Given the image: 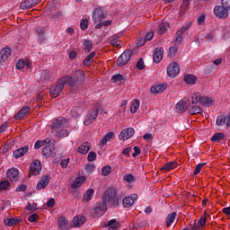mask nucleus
<instances>
[{
	"instance_id": "nucleus-1",
	"label": "nucleus",
	"mask_w": 230,
	"mask_h": 230,
	"mask_svg": "<svg viewBox=\"0 0 230 230\" xmlns=\"http://www.w3.org/2000/svg\"><path fill=\"white\" fill-rule=\"evenodd\" d=\"M130 58H132V50H125L117 59V66L119 67H123V66H127L128 62H130Z\"/></svg>"
},
{
	"instance_id": "nucleus-2",
	"label": "nucleus",
	"mask_w": 230,
	"mask_h": 230,
	"mask_svg": "<svg viewBox=\"0 0 230 230\" xmlns=\"http://www.w3.org/2000/svg\"><path fill=\"white\" fill-rule=\"evenodd\" d=\"M116 193H118L116 189L112 187L108 188L102 196V204L107 206L114 199Z\"/></svg>"
},
{
	"instance_id": "nucleus-3",
	"label": "nucleus",
	"mask_w": 230,
	"mask_h": 230,
	"mask_svg": "<svg viewBox=\"0 0 230 230\" xmlns=\"http://www.w3.org/2000/svg\"><path fill=\"white\" fill-rule=\"evenodd\" d=\"M105 211H107V205L101 203L98 206L92 208L91 215L93 218H99V217H102V215L105 214Z\"/></svg>"
},
{
	"instance_id": "nucleus-4",
	"label": "nucleus",
	"mask_w": 230,
	"mask_h": 230,
	"mask_svg": "<svg viewBox=\"0 0 230 230\" xmlns=\"http://www.w3.org/2000/svg\"><path fill=\"white\" fill-rule=\"evenodd\" d=\"M179 73H181V66H179L178 63H175V62L171 63L167 66V75L171 78H175V76H177V75H179Z\"/></svg>"
},
{
	"instance_id": "nucleus-5",
	"label": "nucleus",
	"mask_w": 230,
	"mask_h": 230,
	"mask_svg": "<svg viewBox=\"0 0 230 230\" xmlns=\"http://www.w3.org/2000/svg\"><path fill=\"white\" fill-rule=\"evenodd\" d=\"M98 113H99L98 109H94L91 112H89L84 119V125H85L86 127H89V125L94 123V121H96L98 118Z\"/></svg>"
},
{
	"instance_id": "nucleus-6",
	"label": "nucleus",
	"mask_w": 230,
	"mask_h": 230,
	"mask_svg": "<svg viewBox=\"0 0 230 230\" xmlns=\"http://www.w3.org/2000/svg\"><path fill=\"white\" fill-rule=\"evenodd\" d=\"M66 121L67 119H66L65 118L59 117L53 121L50 128L53 130V132H57L58 130H60L61 128H64V127H66Z\"/></svg>"
},
{
	"instance_id": "nucleus-7",
	"label": "nucleus",
	"mask_w": 230,
	"mask_h": 230,
	"mask_svg": "<svg viewBox=\"0 0 230 230\" xmlns=\"http://www.w3.org/2000/svg\"><path fill=\"white\" fill-rule=\"evenodd\" d=\"M214 14L219 19H227L229 17V11L224 5L216 6L214 8Z\"/></svg>"
},
{
	"instance_id": "nucleus-8",
	"label": "nucleus",
	"mask_w": 230,
	"mask_h": 230,
	"mask_svg": "<svg viewBox=\"0 0 230 230\" xmlns=\"http://www.w3.org/2000/svg\"><path fill=\"white\" fill-rule=\"evenodd\" d=\"M62 91H64V84L58 80L57 85L50 88L49 93L52 98H58Z\"/></svg>"
},
{
	"instance_id": "nucleus-9",
	"label": "nucleus",
	"mask_w": 230,
	"mask_h": 230,
	"mask_svg": "<svg viewBox=\"0 0 230 230\" xmlns=\"http://www.w3.org/2000/svg\"><path fill=\"white\" fill-rule=\"evenodd\" d=\"M40 172H42V164H40V161L35 160L30 165V173L31 175H40Z\"/></svg>"
},
{
	"instance_id": "nucleus-10",
	"label": "nucleus",
	"mask_w": 230,
	"mask_h": 230,
	"mask_svg": "<svg viewBox=\"0 0 230 230\" xmlns=\"http://www.w3.org/2000/svg\"><path fill=\"white\" fill-rule=\"evenodd\" d=\"M134 134H136V131L133 128H124L119 135V139L120 141H127V139H130Z\"/></svg>"
},
{
	"instance_id": "nucleus-11",
	"label": "nucleus",
	"mask_w": 230,
	"mask_h": 230,
	"mask_svg": "<svg viewBox=\"0 0 230 230\" xmlns=\"http://www.w3.org/2000/svg\"><path fill=\"white\" fill-rule=\"evenodd\" d=\"M105 19V14H103V10L102 7L94 9L93 13V22H102Z\"/></svg>"
},
{
	"instance_id": "nucleus-12",
	"label": "nucleus",
	"mask_w": 230,
	"mask_h": 230,
	"mask_svg": "<svg viewBox=\"0 0 230 230\" xmlns=\"http://www.w3.org/2000/svg\"><path fill=\"white\" fill-rule=\"evenodd\" d=\"M63 87L65 85H69V87H75L76 85V79L73 77V75H65L61 79H59Z\"/></svg>"
},
{
	"instance_id": "nucleus-13",
	"label": "nucleus",
	"mask_w": 230,
	"mask_h": 230,
	"mask_svg": "<svg viewBox=\"0 0 230 230\" xmlns=\"http://www.w3.org/2000/svg\"><path fill=\"white\" fill-rule=\"evenodd\" d=\"M7 179L11 181V182H18L19 181V170L17 168L9 169L6 172Z\"/></svg>"
},
{
	"instance_id": "nucleus-14",
	"label": "nucleus",
	"mask_w": 230,
	"mask_h": 230,
	"mask_svg": "<svg viewBox=\"0 0 230 230\" xmlns=\"http://www.w3.org/2000/svg\"><path fill=\"white\" fill-rule=\"evenodd\" d=\"M42 0H25L21 3L20 7L22 10H30V8H33L39 4Z\"/></svg>"
},
{
	"instance_id": "nucleus-15",
	"label": "nucleus",
	"mask_w": 230,
	"mask_h": 230,
	"mask_svg": "<svg viewBox=\"0 0 230 230\" xmlns=\"http://www.w3.org/2000/svg\"><path fill=\"white\" fill-rule=\"evenodd\" d=\"M136 200H137V194H132L122 199V205L124 208H131V206H134Z\"/></svg>"
},
{
	"instance_id": "nucleus-16",
	"label": "nucleus",
	"mask_w": 230,
	"mask_h": 230,
	"mask_svg": "<svg viewBox=\"0 0 230 230\" xmlns=\"http://www.w3.org/2000/svg\"><path fill=\"white\" fill-rule=\"evenodd\" d=\"M12 55V49L4 48L0 51V65L4 64Z\"/></svg>"
},
{
	"instance_id": "nucleus-17",
	"label": "nucleus",
	"mask_w": 230,
	"mask_h": 230,
	"mask_svg": "<svg viewBox=\"0 0 230 230\" xmlns=\"http://www.w3.org/2000/svg\"><path fill=\"white\" fill-rule=\"evenodd\" d=\"M163 55H164V49L163 48H156L153 54L154 62L159 64L163 60Z\"/></svg>"
},
{
	"instance_id": "nucleus-18",
	"label": "nucleus",
	"mask_w": 230,
	"mask_h": 230,
	"mask_svg": "<svg viewBox=\"0 0 230 230\" xmlns=\"http://www.w3.org/2000/svg\"><path fill=\"white\" fill-rule=\"evenodd\" d=\"M121 202H123V196L116 192L115 196L108 204H111L112 208H119V206H121Z\"/></svg>"
},
{
	"instance_id": "nucleus-19",
	"label": "nucleus",
	"mask_w": 230,
	"mask_h": 230,
	"mask_svg": "<svg viewBox=\"0 0 230 230\" xmlns=\"http://www.w3.org/2000/svg\"><path fill=\"white\" fill-rule=\"evenodd\" d=\"M72 76L75 79L76 84H84V80H85V74L80 69L72 73Z\"/></svg>"
},
{
	"instance_id": "nucleus-20",
	"label": "nucleus",
	"mask_w": 230,
	"mask_h": 230,
	"mask_svg": "<svg viewBox=\"0 0 230 230\" xmlns=\"http://www.w3.org/2000/svg\"><path fill=\"white\" fill-rule=\"evenodd\" d=\"M36 33L38 35V42L40 44L46 41V27H38L36 29Z\"/></svg>"
},
{
	"instance_id": "nucleus-21",
	"label": "nucleus",
	"mask_w": 230,
	"mask_h": 230,
	"mask_svg": "<svg viewBox=\"0 0 230 230\" xmlns=\"http://www.w3.org/2000/svg\"><path fill=\"white\" fill-rule=\"evenodd\" d=\"M167 87L168 85L166 84H155L151 87L150 91L153 94H159L160 93L166 91Z\"/></svg>"
},
{
	"instance_id": "nucleus-22",
	"label": "nucleus",
	"mask_w": 230,
	"mask_h": 230,
	"mask_svg": "<svg viewBox=\"0 0 230 230\" xmlns=\"http://www.w3.org/2000/svg\"><path fill=\"white\" fill-rule=\"evenodd\" d=\"M49 184V175L42 176L36 186V190H44Z\"/></svg>"
},
{
	"instance_id": "nucleus-23",
	"label": "nucleus",
	"mask_w": 230,
	"mask_h": 230,
	"mask_svg": "<svg viewBox=\"0 0 230 230\" xmlns=\"http://www.w3.org/2000/svg\"><path fill=\"white\" fill-rule=\"evenodd\" d=\"M28 150H30L28 146L20 147L13 152V157H15V159H19L20 157H22V155H26V154H28Z\"/></svg>"
},
{
	"instance_id": "nucleus-24",
	"label": "nucleus",
	"mask_w": 230,
	"mask_h": 230,
	"mask_svg": "<svg viewBox=\"0 0 230 230\" xmlns=\"http://www.w3.org/2000/svg\"><path fill=\"white\" fill-rule=\"evenodd\" d=\"M103 227H107L109 230H116L119 227V222L116 219H111L104 223Z\"/></svg>"
},
{
	"instance_id": "nucleus-25",
	"label": "nucleus",
	"mask_w": 230,
	"mask_h": 230,
	"mask_svg": "<svg viewBox=\"0 0 230 230\" xmlns=\"http://www.w3.org/2000/svg\"><path fill=\"white\" fill-rule=\"evenodd\" d=\"M91 150V145L88 142H84L81 146H78V154L85 155Z\"/></svg>"
},
{
	"instance_id": "nucleus-26",
	"label": "nucleus",
	"mask_w": 230,
	"mask_h": 230,
	"mask_svg": "<svg viewBox=\"0 0 230 230\" xmlns=\"http://www.w3.org/2000/svg\"><path fill=\"white\" fill-rule=\"evenodd\" d=\"M29 112H30V107H28V106L22 107L19 111V112H17L14 115V119H22V118H24V116H26V114H28Z\"/></svg>"
},
{
	"instance_id": "nucleus-27",
	"label": "nucleus",
	"mask_w": 230,
	"mask_h": 230,
	"mask_svg": "<svg viewBox=\"0 0 230 230\" xmlns=\"http://www.w3.org/2000/svg\"><path fill=\"white\" fill-rule=\"evenodd\" d=\"M188 111V102L185 101H180L176 104V111L179 113L186 112Z\"/></svg>"
},
{
	"instance_id": "nucleus-28",
	"label": "nucleus",
	"mask_w": 230,
	"mask_h": 230,
	"mask_svg": "<svg viewBox=\"0 0 230 230\" xmlns=\"http://www.w3.org/2000/svg\"><path fill=\"white\" fill-rule=\"evenodd\" d=\"M85 224V217L84 216H75L73 218V225L75 227H80V226H84Z\"/></svg>"
},
{
	"instance_id": "nucleus-29",
	"label": "nucleus",
	"mask_w": 230,
	"mask_h": 230,
	"mask_svg": "<svg viewBox=\"0 0 230 230\" xmlns=\"http://www.w3.org/2000/svg\"><path fill=\"white\" fill-rule=\"evenodd\" d=\"M113 138H114V132H109L101 139L100 141L101 146H105V145H107V143H109V141H111V139H113Z\"/></svg>"
},
{
	"instance_id": "nucleus-30",
	"label": "nucleus",
	"mask_w": 230,
	"mask_h": 230,
	"mask_svg": "<svg viewBox=\"0 0 230 230\" xmlns=\"http://www.w3.org/2000/svg\"><path fill=\"white\" fill-rule=\"evenodd\" d=\"M21 222H22V219L19 218H6L4 220V224L9 227H12V226H17L18 224H21Z\"/></svg>"
},
{
	"instance_id": "nucleus-31",
	"label": "nucleus",
	"mask_w": 230,
	"mask_h": 230,
	"mask_svg": "<svg viewBox=\"0 0 230 230\" xmlns=\"http://www.w3.org/2000/svg\"><path fill=\"white\" fill-rule=\"evenodd\" d=\"M84 182H85L84 176L78 177L73 181L72 188L74 190H76V188H80V186H82Z\"/></svg>"
},
{
	"instance_id": "nucleus-32",
	"label": "nucleus",
	"mask_w": 230,
	"mask_h": 230,
	"mask_svg": "<svg viewBox=\"0 0 230 230\" xmlns=\"http://www.w3.org/2000/svg\"><path fill=\"white\" fill-rule=\"evenodd\" d=\"M27 66V69H30L31 65H30V60L28 59H19L18 62L16 63V67L18 69H24V66Z\"/></svg>"
},
{
	"instance_id": "nucleus-33",
	"label": "nucleus",
	"mask_w": 230,
	"mask_h": 230,
	"mask_svg": "<svg viewBox=\"0 0 230 230\" xmlns=\"http://www.w3.org/2000/svg\"><path fill=\"white\" fill-rule=\"evenodd\" d=\"M199 103L200 105H203V107H211V105H213V99L206 96H201Z\"/></svg>"
},
{
	"instance_id": "nucleus-34",
	"label": "nucleus",
	"mask_w": 230,
	"mask_h": 230,
	"mask_svg": "<svg viewBox=\"0 0 230 230\" xmlns=\"http://www.w3.org/2000/svg\"><path fill=\"white\" fill-rule=\"evenodd\" d=\"M175 218H177V212L169 214L166 217V227H170L175 222Z\"/></svg>"
},
{
	"instance_id": "nucleus-35",
	"label": "nucleus",
	"mask_w": 230,
	"mask_h": 230,
	"mask_svg": "<svg viewBox=\"0 0 230 230\" xmlns=\"http://www.w3.org/2000/svg\"><path fill=\"white\" fill-rule=\"evenodd\" d=\"M42 155L46 157V159H49L53 155V149L51 146H46L42 149Z\"/></svg>"
},
{
	"instance_id": "nucleus-36",
	"label": "nucleus",
	"mask_w": 230,
	"mask_h": 230,
	"mask_svg": "<svg viewBox=\"0 0 230 230\" xmlns=\"http://www.w3.org/2000/svg\"><path fill=\"white\" fill-rule=\"evenodd\" d=\"M94 195V189H88L83 197V200L84 202H89L93 199V196Z\"/></svg>"
},
{
	"instance_id": "nucleus-37",
	"label": "nucleus",
	"mask_w": 230,
	"mask_h": 230,
	"mask_svg": "<svg viewBox=\"0 0 230 230\" xmlns=\"http://www.w3.org/2000/svg\"><path fill=\"white\" fill-rule=\"evenodd\" d=\"M184 82L189 85H193L197 82V76L194 75H187L184 76Z\"/></svg>"
},
{
	"instance_id": "nucleus-38",
	"label": "nucleus",
	"mask_w": 230,
	"mask_h": 230,
	"mask_svg": "<svg viewBox=\"0 0 230 230\" xmlns=\"http://www.w3.org/2000/svg\"><path fill=\"white\" fill-rule=\"evenodd\" d=\"M58 139L62 138V137H67V136H69V131L67 129H65L64 128L61 129H58L56 131V135H55Z\"/></svg>"
},
{
	"instance_id": "nucleus-39",
	"label": "nucleus",
	"mask_w": 230,
	"mask_h": 230,
	"mask_svg": "<svg viewBox=\"0 0 230 230\" xmlns=\"http://www.w3.org/2000/svg\"><path fill=\"white\" fill-rule=\"evenodd\" d=\"M173 168H177V163L175 162H169L165 164L161 170L165 172H170V170H173Z\"/></svg>"
},
{
	"instance_id": "nucleus-40",
	"label": "nucleus",
	"mask_w": 230,
	"mask_h": 230,
	"mask_svg": "<svg viewBox=\"0 0 230 230\" xmlns=\"http://www.w3.org/2000/svg\"><path fill=\"white\" fill-rule=\"evenodd\" d=\"M110 42L111 46H115L116 48H121V40H119V37L113 36L110 39Z\"/></svg>"
},
{
	"instance_id": "nucleus-41",
	"label": "nucleus",
	"mask_w": 230,
	"mask_h": 230,
	"mask_svg": "<svg viewBox=\"0 0 230 230\" xmlns=\"http://www.w3.org/2000/svg\"><path fill=\"white\" fill-rule=\"evenodd\" d=\"M138 110H139V100L135 99L131 104L130 112L131 114H136V112H137Z\"/></svg>"
},
{
	"instance_id": "nucleus-42",
	"label": "nucleus",
	"mask_w": 230,
	"mask_h": 230,
	"mask_svg": "<svg viewBox=\"0 0 230 230\" xmlns=\"http://www.w3.org/2000/svg\"><path fill=\"white\" fill-rule=\"evenodd\" d=\"M189 113L193 116L194 114H202V108L199 106H191V108L189 109Z\"/></svg>"
},
{
	"instance_id": "nucleus-43",
	"label": "nucleus",
	"mask_w": 230,
	"mask_h": 230,
	"mask_svg": "<svg viewBox=\"0 0 230 230\" xmlns=\"http://www.w3.org/2000/svg\"><path fill=\"white\" fill-rule=\"evenodd\" d=\"M168 28H170V25L166 22H163L159 25L158 33L159 35H164L165 31H168Z\"/></svg>"
},
{
	"instance_id": "nucleus-44",
	"label": "nucleus",
	"mask_w": 230,
	"mask_h": 230,
	"mask_svg": "<svg viewBox=\"0 0 230 230\" xmlns=\"http://www.w3.org/2000/svg\"><path fill=\"white\" fill-rule=\"evenodd\" d=\"M226 124V115H218L216 120L217 127H224Z\"/></svg>"
},
{
	"instance_id": "nucleus-45",
	"label": "nucleus",
	"mask_w": 230,
	"mask_h": 230,
	"mask_svg": "<svg viewBox=\"0 0 230 230\" xmlns=\"http://www.w3.org/2000/svg\"><path fill=\"white\" fill-rule=\"evenodd\" d=\"M58 224L60 229H64L66 227V226L67 224H69V221H67V219H66V217H60L58 219Z\"/></svg>"
},
{
	"instance_id": "nucleus-46",
	"label": "nucleus",
	"mask_w": 230,
	"mask_h": 230,
	"mask_svg": "<svg viewBox=\"0 0 230 230\" xmlns=\"http://www.w3.org/2000/svg\"><path fill=\"white\" fill-rule=\"evenodd\" d=\"M201 97L202 96L199 93H192L191 96H190L191 103L192 104L199 103V102L200 103Z\"/></svg>"
},
{
	"instance_id": "nucleus-47",
	"label": "nucleus",
	"mask_w": 230,
	"mask_h": 230,
	"mask_svg": "<svg viewBox=\"0 0 230 230\" xmlns=\"http://www.w3.org/2000/svg\"><path fill=\"white\" fill-rule=\"evenodd\" d=\"M84 51H86V53H90L91 49H93V42L89 40H85L84 41Z\"/></svg>"
},
{
	"instance_id": "nucleus-48",
	"label": "nucleus",
	"mask_w": 230,
	"mask_h": 230,
	"mask_svg": "<svg viewBox=\"0 0 230 230\" xmlns=\"http://www.w3.org/2000/svg\"><path fill=\"white\" fill-rule=\"evenodd\" d=\"M224 139V133H216L212 137L213 143H218L219 141H222Z\"/></svg>"
},
{
	"instance_id": "nucleus-49",
	"label": "nucleus",
	"mask_w": 230,
	"mask_h": 230,
	"mask_svg": "<svg viewBox=\"0 0 230 230\" xmlns=\"http://www.w3.org/2000/svg\"><path fill=\"white\" fill-rule=\"evenodd\" d=\"M111 172H112V167L106 165L102 169V175L103 177H107V175H111Z\"/></svg>"
},
{
	"instance_id": "nucleus-50",
	"label": "nucleus",
	"mask_w": 230,
	"mask_h": 230,
	"mask_svg": "<svg viewBox=\"0 0 230 230\" xmlns=\"http://www.w3.org/2000/svg\"><path fill=\"white\" fill-rule=\"evenodd\" d=\"M124 181L128 184L132 182H136V177H134L131 173H127L123 176Z\"/></svg>"
},
{
	"instance_id": "nucleus-51",
	"label": "nucleus",
	"mask_w": 230,
	"mask_h": 230,
	"mask_svg": "<svg viewBox=\"0 0 230 230\" xmlns=\"http://www.w3.org/2000/svg\"><path fill=\"white\" fill-rule=\"evenodd\" d=\"M8 188H10V181H8V180H4V181H0V190H8Z\"/></svg>"
},
{
	"instance_id": "nucleus-52",
	"label": "nucleus",
	"mask_w": 230,
	"mask_h": 230,
	"mask_svg": "<svg viewBox=\"0 0 230 230\" xmlns=\"http://www.w3.org/2000/svg\"><path fill=\"white\" fill-rule=\"evenodd\" d=\"M121 80H124L121 74H117L111 76V81L113 82V84H117V82H121Z\"/></svg>"
},
{
	"instance_id": "nucleus-53",
	"label": "nucleus",
	"mask_w": 230,
	"mask_h": 230,
	"mask_svg": "<svg viewBox=\"0 0 230 230\" xmlns=\"http://www.w3.org/2000/svg\"><path fill=\"white\" fill-rule=\"evenodd\" d=\"M25 209H27V211H31L32 213H35V211H37V203H28L25 207Z\"/></svg>"
},
{
	"instance_id": "nucleus-54",
	"label": "nucleus",
	"mask_w": 230,
	"mask_h": 230,
	"mask_svg": "<svg viewBox=\"0 0 230 230\" xmlns=\"http://www.w3.org/2000/svg\"><path fill=\"white\" fill-rule=\"evenodd\" d=\"M205 165H206V163L199 164L195 167L193 175H199V173H200L202 168H204Z\"/></svg>"
},
{
	"instance_id": "nucleus-55",
	"label": "nucleus",
	"mask_w": 230,
	"mask_h": 230,
	"mask_svg": "<svg viewBox=\"0 0 230 230\" xmlns=\"http://www.w3.org/2000/svg\"><path fill=\"white\" fill-rule=\"evenodd\" d=\"M190 26H191V22L183 26L181 29L178 30L176 32V35H182V34L186 33V31L190 28Z\"/></svg>"
},
{
	"instance_id": "nucleus-56",
	"label": "nucleus",
	"mask_w": 230,
	"mask_h": 230,
	"mask_svg": "<svg viewBox=\"0 0 230 230\" xmlns=\"http://www.w3.org/2000/svg\"><path fill=\"white\" fill-rule=\"evenodd\" d=\"M80 28L83 31L87 30V28H89V21H87V19H84L80 23Z\"/></svg>"
},
{
	"instance_id": "nucleus-57",
	"label": "nucleus",
	"mask_w": 230,
	"mask_h": 230,
	"mask_svg": "<svg viewBox=\"0 0 230 230\" xmlns=\"http://www.w3.org/2000/svg\"><path fill=\"white\" fill-rule=\"evenodd\" d=\"M94 55H96V52H91L84 60V65L87 66V64L91 62V59L94 58Z\"/></svg>"
},
{
	"instance_id": "nucleus-58",
	"label": "nucleus",
	"mask_w": 230,
	"mask_h": 230,
	"mask_svg": "<svg viewBox=\"0 0 230 230\" xmlns=\"http://www.w3.org/2000/svg\"><path fill=\"white\" fill-rule=\"evenodd\" d=\"M95 169L96 165H94V164H89L85 166V171L87 172V173H91V172H93Z\"/></svg>"
},
{
	"instance_id": "nucleus-59",
	"label": "nucleus",
	"mask_w": 230,
	"mask_h": 230,
	"mask_svg": "<svg viewBox=\"0 0 230 230\" xmlns=\"http://www.w3.org/2000/svg\"><path fill=\"white\" fill-rule=\"evenodd\" d=\"M221 4L224 8L230 11V0H221Z\"/></svg>"
},
{
	"instance_id": "nucleus-60",
	"label": "nucleus",
	"mask_w": 230,
	"mask_h": 230,
	"mask_svg": "<svg viewBox=\"0 0 230 230\" xmlns=\"http://www.w3.org/2000/svg\"><path fill=\"white\" fill-rule=\"evenodd\" d=\"M87 160L90 162V163H93V161H95L96 160V153L94 152H90L88 154V157H87Z\"/></svg>"
},
{
	"instance_id": "nucleus-61",
	"label": "nucleus",
	"mask_w": 230,
	"mask_h": 230,
	"mask_svg": "<svg viewBox=\"0 0 230 230\" xmlns=\"http://www.w3.org/2000/svg\"><path fill=\"white\" fill-rule=\"evenodd\" d=\"M28 220H29V222H31V223H33V222H38V220H39V215H37V214H32V215L29 216Z\"/></svg>"
},
{
	"instance_id": "nucleus-62",
	"label": "nucleus",
	"mask_w": 230,
	"mask_h": 230,
	"mask_svg": "<svg viewBox=\"0 0 230 230\" xmlns=\"http://www.w3.org/2000/svg\"><path fill=\"white\" fill-rule=\"evenodd\" d=\"M136 67H137V69L143 70V68L145 67V61H143V58H140V59L137 61Z\"/></svg>"
},
{
	"instance_id": "nucleus-63",
	"label": "nucleus",
	"mask_w": 230,
	"mask_h": 230,
	"mask_svg": "<svg viewBox=\"0 0 230 230\" xmlns=\"http://www.w3.org/2000/svg\"><path fill=\"white\" fill-rule=\"evenodd\" d=\"M206 222H207L206 216H203L201 218H199V220L198 221V224L202 228L204 227V226H206Z\"/></svg>"
},
{
	"instance_id": "nucleus-64",
	"label": "nucleus",
	"mask_w": 230,
	"mask_h": 230,
	"mask_svg": "<svg viewBox=\"0 0 230 230\" xmlns=\"http://www.w3.org/2000/svg\"><path fill=\"white\" fill-rule=\"evenodd\" d=\"M190 230H202V226L196 223L190 228Z\"/></svg>"
}]
</instances>
